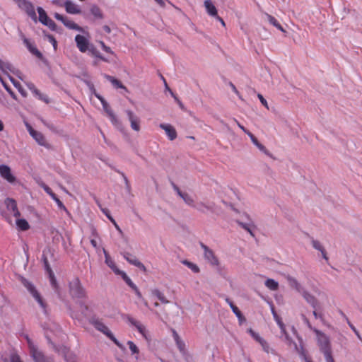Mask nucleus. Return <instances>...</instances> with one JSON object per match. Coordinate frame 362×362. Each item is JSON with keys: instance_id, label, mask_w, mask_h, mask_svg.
<instances>
[{"instance_id": "1", "label": "nucleus", "mask_w": 362, "mask_h": 362, "mask_svg": "<svg viewBox=\"0 0 362 362\" xmlns=\"http://www.w3.org/2000/svg\"><path fill=\"white\" fill-rule=\"evenodd\" d=\"M25 339L28 343L30 354L35 362H54L53 358L45 356L28 335H25Z\"/></svg>"}, {"instance_id": "2", "label": "nucleus", "mask_w": 362, "mask_h": 362, "mask_svg": "<svg viewBox=\"0 0 362 362\" xmlns=\"http://www.w3.org/2000/svg\"><path fill=\"white\" fill-rule=\"evenodd\" d=\"M305 322L309 328L313 329L316 334L317 345L319 346L320 351L323 354L331 352V345L329 337L317 329H313L309 321L306 318L305 319Z\"/></svg>"}, {"instance_id": "3", "label": "nucleus", "mask_w": 362, "mask_h": 362, "mask_svg": "<svg viewBox=\"0 0 362 362\" xmlns=\"http://www.w3.org/2000/svg\"><path fill=\"white\" fill-rule=\"evenodd\" d=\"M90 323L99 332H102L111 341H112L116 345L120 346L119 341L115 337L112 332L109 328L104 324L101 319L98 317H92L90 320Z\"/></svg>"}, {"instance_id": "4", "label": "nucleus", "mask_w": 362, "mask_h": 362, "mask_svg": "<svg viewBox=\"0 0 362 362\" xmlns=\"http://www.w3.org/2000/svg\"><path fill=\"white\" fill-rule=\"evenodd\" d=\"M21 284L26 288L30 294L33 297V298L37 302L40 307L46 312V304L42 298L40 293L35 288V286L30 282L26 279L21 277Z\"/></svg>"}, {"instance_id": "5", "label": "nucleus", "mask_w": 362, "mask_h": 362, "mask_svg": "<svg viewBox=\"0 0 362 362\" xmlns=\"http://www.w3.org/2000/svg\"><path fill=\"white\" fill-rule=\"evenodd\" d=\"M69 291L73 298H83L86 297V290L82 286L78 278H74L70 281Z\"/></svg>"}, {"instance_id": "6", "label": "nucleus", "mask_w": 362, "mask_h": 362, "mask_svg": "<svg viewBox=\"0 0 362 362\" xmlns=\"http://www.w3.org/2000/svg\"><path fill=\"white\" fill-rule=\"evenodd\" d=\"M127 321L131 326L134 327L141 334L147 342H151V336L144 324L130 316L127 317Z\"/></svg>"}, {"instance_id": "7", "label": "nucleus", "mask_w": 362, "mask_h": 362, "mask_svg": "<svg viewBox=\"0 0 362 362\" xmlns=\"http://www.w3.org/2000/svg\"><path fill=\"white\" fill-rule=\"evenodd\" d=\"M272 312L274 315V317L276 319L277 323L281 329V332L284 334V341H286L287 345H288L289 346H293V347L296 350V351H298L302 356V352H304L303 347L300 346L299 348L298 346V345L296 344V343H295L292 340V339L288 336V334L286 332L285 326L282 322H281L279 320L277 319V315L275 313L273 306L272 307Z\"/></svg>"}, {"instance_id": "8", "label": "nucleus", "mask_w": 362, "mask_h": 362, "mask_svg": "<svg viewBox=\"0 0 362 362\" xmlns=\"http://www.w3.org/2000/svg\"><path fill=\"white\" fill-rule=\"evenodd\" d=\"M19 8L24 11L33 21H37V15L33 4L28 0H13Z\"/></svg>"}, {"instance_id": "9", "label": "nucleus", "mask_w": 362, "mask_h": 362, "mask_svg": "<svg viewBox=\"0 0 362 362\" xmlns=\"http://www.w3.org/2000/svg\"><path fill=\"white\" fill-rule=\"evenodd\" d=\"M95 95L100 100V101L101 102L103 107V110L105 112V113L107 114V115L109 117V119H110V121L112 122V123L114 125H117L119 124V120L117 118V117L115 115V113L113 112V111L112 110V109H111L110 106L109 105V104L100 95H98L97 93H95Z\"/></svg>"}, {"instance_id": "10", "label": "nucleus", "mask_w": 362, "mask_h": 362, "mask_svg": "<svg viewBox=\"0 0 362 362\" xmlns=\"http://www.w3.org/2000/svg\"><path fill=\"white\" fill-rule=\"evenodd\" d=\"M201 247L204 251L205 259L212 266H218L219 264L217 257L214 255L212 250L203 243H201Z\"/></svg>"}, {"instance_id": "11", "label": "nucleus", "mask_w": 362, "mask_h": 362, "mask_svg": "<svg viewBox=\"0 0 362 362\" xmlns=\"http://www.w3.org/2000/svg\"><path fill=\"white\" fill-rule=\"evenodd\" d=\"M171 185L175 192L181 199H182L186 204L192 207L194 206V200L189 194L181 191L174 182H172Z\"/></svg>"}, {"instance_id": "12", "label": "nucleus", "mask_w": 362, "mask_h": 362, "mask_svg": "<svg viewBox=\"0 0 362 362\" xmlns=\"http://www.w3.org/2000/svg\"><path fill=\"white\" fill-rule=\"evenodd\" d=\"M75 42L79 51L83 53L88 50L89 51L90 45H92L90 44L89 40L81 35H76Z\"/></svg>"}, {"instance_id": "13", "label": "nucleus", "mask_w": 362, "mask_h": 362, "mask_svg": "<svg viewBox=\"0 0 362 362\" xmlns=\"http://www.w3.org/2000/svg\"><path fill=\"white\" fill-rule=\"evenodd\" d=\"M27 129L30 136L36 141V142L42 146H47V143L44 135L37 131L34 130L32 127L29 124H26Z\"/></svg>"}, {"instance_id": "14", "label": "nucleus", "mask_w": 362, "mask_h": 362, "mask_svg": "<svg viewBox=\"0 0 362 362\" xmlns=\"http://www.w3.org/2000/svg\"><path fill=\"white\" fill-rule=\"evenodd\" d=\"M0 175L9 183L16 182V177L12 174L11 170L7 165H0Z\"/></svg>"}, {"instance_id": "15", "label": "nucleus", "mask_w": 362, "mask_h": 362, "mask_svg": "<svg viewBox=\"0 0 362 362\" xmlns=\"http://www.w3.org/2000/svg\"><path fill=\"white\" fill-rule=\"evenodd\" d=\"M54 349L59 352L60 354H62L66 362H76V356L75 354L71 352L69 348H67L65 346H62L59 348L56 347L54 346Z\"/></svg>"}, {"instance_id": "16", "label": "nucleus", "mask_w": 362, "mask_h": 362, "mask_svg": "<svg viewBox=\"0 0 362 362\" xmlns=\"http://www.w3.org/2000/svg\"><path fill=\"white\" fill-rule=\"evenodd\" d=\"M160 128L163 129L170 141H173L177 137V132L175 129L170 124H160Z\"/></svg>"}, {"instance_id": "17", "label": "nucleus", "mask_w": 362, "mask_h": 362, "mask_svg": "<svg viewBox=\"0 0 362 362\" xmlns=\"http://www.w3.org/2000/svg\"><path fill=\"white\" fill-rule=\"evenodd\" d=\"M122 256L129 264L136 266L142 270L146 269L144 265L135 256L129 252L122 253Z\"/></svg>"}, {"instance_id": "18", "label": "nucleus", "mask_w": 362, "mask_h": 362, "mask_svg": "<svg viewBox=\"0 0 362 362\" xmlns=\"http://www.w3.org/2000/svg\"><path fill=\"white\" fill-rule=\"evenodd\" d=\"M5 204L7 209L11 211L15 217L21 216L20 211L18 209L16 202L11 198H7L5 200Z\"/></svg>"}, {"instance_id": "19", "label": "nucleus", "mask_w": 362, "mask_h": 362, "mask_svg": "<svg viewBox=\"0 0 362 362\" xmlns=\"http://www.w3.org/2000/svg\"><path fill=\"white\" fill-rule=\"evenodd\" d=\"M285 279H286L289 286L291 288L295 289L298 293H300L304 288L302 285L298 282V281L289 274L284 275Z\"/></svg>"}, {"instance_id": "20", "label": "nucleus", "mask_w": 362, "mask_h": 362, "mask_svg": "<svg viewBox=\"0 0 362 362\" xmlns=\"http://www.w3.org/2000/svg\"><path fill=\"white\" fill-rule=\"evenodd\" d=\"M64 6L66 11L70 14H79L81 12L80 7L70 0L66 1Z\"/></svg>"}, {"instance_id": "21", "label": "nucleus", "mask_w": 362, "mask_h": 362, "mask_svg": "<svg viewBox=\"0 0 362 362\" xmlns=\"http://www.w3.org/2000/svg\"><path fill=\"white\" fill-rule=\"evenodd\" d=\"M126 113L130 122L131 127L132 129L139 132L140 130L139 119L134 114L132 110H127Z\"/></svg>"}, {"instance_id": "22", "label": "nucleus", "mask_w": 362, "mask_h": 362, "mask_svg": "<svg viewBox=\"0 0 362 362\" xmlns=\"http://www.w3.org/2000/svg\"><path fill=\"white\" fill-rule=\"evenodd\" d=\"M303 298L309 303L314 309H316L318 305V301L316 298L307 291L305 288L300 293Z\"/></svg>"}, {"instance_id": "23", "label": "nucleus", "mask_w": 362, "mask_h": 362, "mask_svg": "<svg viewBox=\"0 0 362 362\" xmlns=\"http://www.w3.org/2000/svg\"><path fill=\"white\" fill-rule=\"evenodd\" d=\"M27 87L28 89L33 93V94L37 97L40 100L44 101L46 103H49V98L47 95L42 94L38 89L35 87V86L33 83H27Z\"/></svg>"}, {"instance_id": "24", "label": "nucleus", "mask_w": 362, "mask_h": 362, "mask_svg": "<svg viewBox=\"0 0 362 362\" xmlns=\"http://www.w3.org/2000/svg\"><path fill=\"white\" fill-rule=\"evenodd\" d=\"M103 253L105 255V264L116 274H119V273H121L122 271L119 270L117 267L116 266V264L115 262H114L113 259H111V257H110L109 254L107 253V252L103 249Z\"/></svg>"}, {"instance_id": "25", "label": "nucleus", "mask_w": 362, "mask_h": 362, "mask_svg": "<svg viewBox=\"0 0 362 362\" xmlns=\"http://www.w3.org/2000/svg\"><path fill=\"white\" fill-rule=\"evenodd\" d=\"M214 206H215V205L213 203L206 204L204 202H199V203H197V204H194V206L193 207L202 213H205L207 211L214 212L215 211Z\"/></svg>"}, {"instance_id": "26", "label": "nucleus", "mask_w": 362, "mask_h": 362, "mask_svg": "<svg viewBox=\"0 0 362 362\" xmlns=\"http://www.w3.org/2000/svg\"><path fill=\"white\" fill-rule=\"evenodd\" d=\"M204 4L206 12L209 16L213 17L216 16V15L218 14L217 9L211 0L204 1Z\"/></svg>"}, {"instance_id": "27", "label": "nucleus", "mask_w": 362, "mask_h": 362, "mask_svg": "<svg viewBox=\"0 0 362 362\" xmlns=\"http://www.w3.org/2000/svg\"><path fill=\"white\" fill-rule=\"evenodd\" d=\"M237 223L240 226H241L243 229L247 230L252 236H254L253 230L255 229V226L252 221H249L247 223H244L240 221H238Z\"/></svg>"}, {"instance_id": "28", "label": "nucleus", "mask_w": 362, "mask_h": 362, "mask_svg": "<svg viewBox=\"0 0 362 362\" xmlns=\"http://www.w3.org/2000/svg\"><path fill=\"white\" fill-rule=\"evenodd\" d=\"M63 24L71 30H75L78 31H82V28L78 25L76 23H75L73 21L69 19L66 17L65 20L63 22Z\"/></svg>"}, {"instance_id": "29", "label": "nucleus", "mask_w": 362, "mask_h": 362, "mask_svg": "<svg viewBox=\"0 0 362 362\" xmlns=\"http://www.w3.org/2000/svg\"><path fill=\"white\" fill-rule=\"evenodd\" d=\"M23 43L25 44V45L27 47V48L31 53H33V54H35L36 56L41 55V54L38 51V49L30 43V40L28 38L24 37L23 38Z\"/></svg>"}, {"instance_id": "30", "label": "nucleus", "mask_w": 362, "mask_h": 362, "mask_svg": "<svg viewBox=\"0 0 362 362\" xmlns=\"http://www.w3.org/2000/svg\"><path fill=\"white\" fill-rule=\"evenodd\" d=\"M37 10L39 14L40 22L43 25H45L51 18L48 17L45 11L42 7H38Z\"/></svg>"}, {"instance_id": "31", "label": "nucleus", "mask_w": 362, "mask_h": 362, "mask_svg": "<svg viewBox=\"0 0 362 362\" xmlns=\"http://www.w3.org/2000/svg\"><path fill=\"white\" fill-rule=\"evenodd\" d=\"M265 18L269 22V23L273 25L277 29H279V30H281L282 32H285V30H284L282 26L280 25V23L277 21V20L274 17H273L271 15H269V14L266 13L265 14Z\"/></svg>"}, {"instance_id": "32", "label": "nucleus", "mask_w": 362, "mask_h": 362, "mask_svg": "<svg viewBox=\"0 0 362 362\" xmlns=\"http://www.w3.org/2000/svg\"><path fill=\"white\" fill-rule=\"evenodd\" d=\"M104 78H105L107 80H108L115 87L117 88H125V87L122 84V83L115 78L114 77L107 75V74H103Z\"/></svg>"}, {"instance_id": "33", "label": "nucleus", "mask_w": 362, "mask_h": 362, "mask_svg": "<svg viewBox=\"0 0 362 362\" xmlns=\"http://www.w3.org/2000/svg\"><path fill=\"white\" fill-rule=\"evenodd\" d=\"M151 293L153 296L156 297L161 303H168L169 300L166 299L164 294L160 292L158 289H153L151 291Z\"/></svg>"}, {"instance_id": "34", "label": "nucleus", "mask_w": 362, "mask_h": 362, "mask_svg": "<svg viewBox=\"0 0 362 362\" xmlns=\"http://www.w3.org/2000/svg\"><path fill=\"white\" fill-rule=\"evenodd\" d=\"M91 14L97 19L103 18V14L101 9L96 5L91 6L90 10Z\"/></svg>"}, {"instance_id": "35", "label": "nucleus", "mask_w": 362, "mask_h": 362, "mask_svg": "<svg viewBox=\"0 0 362 362\" xmlns=\"http://www.w3.org/2000/svg\"><path fill=\"white\" fill-rule=\"evenodd\" d=\"M248 136H250L253 144L255 146H256L259 150H260L261 151L264 152V153L267 152V149H266L265 146L264 145H262V144H260L258 141V140L257 139V138L252 133H248Z\"/></svg>"}, {"instance_id": "36", "label": "nucleus", "mask_w": 362, "mask_h": 362, "mask_svg": "<svg viewBox=\"0 0 362 362\" xmlns=\"http://www.w3.org/2000/svg\"><path fill=\"white\" fill-rule=\"evenodd\" d=\"M181 263L190 269L194 273H199L200 271L199 267L196 264L187 259L182 260Z\"/></svg>"}, {"instance_id": "37", "label": "nucleus", "mask_w": 362, "mask_h": 362, "mask_svg": "<svg viewBox=\"0 0 362 362\" xmlns=\"http://www.w3.org/2000/svg\"><path fill=\"white\" fill-rule=\"evenodd\" d=\"M264 284L271 291H276L279 288V283L272 279L266 280Z\"/></svg>"}, {"instance_id": "38", "label": "nucleus", "mask_w": 362, "mask_h": 362, "mask_svg": "<svg viewBox=\"0 0 362 362\" xmlns=\"http://www.w3.org/2000/svg\"><path fill=\"white\" fill-rule=\"evenodd\" d=\"M16 226L21 230H27L30 228L29 223L25 219H17Z\"/></svg>"}, {"instance_id": "39", "label": "nucleus", "mask_w": 362, "mask_h": 362, "mask_svg": "<svg viewBox=\"0 0 362 362\" xmlns=\"http://www.w3.org/2000/svg\"><path fill=\"white\" fill-rule=\"evenodd\" d=\"M118 275H120L122 276V278L123 279V280L126 282V284L130 287L132 288L133 290L134 289H136V288L137 287L134 283L133 281L131 280V279L127 275V274L124 272H122L121 273H119Z\"/></svg>"}, {"instance_id": "40", "label": "nucleus", "mask_w": 362, "mask_h": 362, "mask_svg": "<svg viewBox=\"0 0 362 362\" xmlns=\"http://www.w3.org/2000/svg\"><path fill=\"white\" fill-rule=\"evenodd\" d=\"M127 345L129 346V350L131 351L132 354H136L135 358L138 359V354L139 353V349L138 346L132 341H128Z\"/></svg>"}, {"instance_id": "41", "label": "nucleus", "mask_w": 362, "mask_h": 362, "mask_svg": "<svg viewBox=\"0 0 362 362\" xmlns=\"http://www.w3.org/2000/svg\"><path fill=\"white\" fill-rule=\"evenodd\" d=\"M89 52L91 53V54L97 58H99L100 59L103 60V62H108V60L103 57L99 51H98L93 45H90V48L89 49Z\"/></svg>"}, {"instance_id": "42", "label": "nucleus", "mask_w": 362, "mask_h": 362, "mask_svg": "<svg viewBox=\"0 0 362 362\" xmlns=\"http://www.w3.org/2000/svg\"><path fill=\"white\" fill-rule=\"evenodd\" d=\"M233 313L236 315V317L238 319L239 323L241 325L243 322L245 321V317L241 313L240 310L238 309V308H233Z\"/></svg>"}, {"instance_id": "43", "label": "nucleus", "mask_w": 362, "mask_h": 362, "mask_svg": "<svg viewBox=\"0 0 362 362\" xmlns=\"http://www.w3.org/2000/svg\"><path fill=\"white\" fill-rule=\"evenodd\" d=\"M13 68V67L10 63L3 62L0 59V69L2 70V71L6 73L7 71H12Z\"/></svg>"}, {"instance_id": "44", "label": "nucleus", "mask_w": 362, "mask_h": 362, "mask_svg": "<svg viewBox=\"0 0 362 362\" xmlns=\"http://www.w3.org/2000/svg\"><path fill=\"white\" fill-rule=\"evenodd\" d=\"M259 344H261L263 350L265 352H267V354H269V353L274 354V350L272 348H270L269 344L264 339H263Z\"/></svg>"}, {"instance_id": "45", "label": "nucleus", "mask_w": 362, "mask_h": 362, "mask_svg": "<svg viewBox=\"0 0 362 362\" xmlns=\"http://www.w3.org/2000/svg\"><path fill=\"white\" fill-rule=\"evenodd\" d=\"M103 211L105 214V215L107 216V217L109 218V220L113 223V225L115 226L116 230L119 233H122V230H121L120 227L118 226V224L116 223L115 220L111 216H110L108 214H107V210H103Z\"/></svg>"}, {"instance_id": "46", "label": "nucleus", "mask_w": 362, "mask_h": 362, "mask_svg": "<svg viewBox=\"0 0 362 362\" xmlns=\"http://www.w3.org/2000/svg\"><path fill=\"white\" fill-rule=\"evenodd\" d=\"M174 338H175V340L176 341L177 346L179 348V349L181 351H183L184 348H185V344L183 341H182L180 340L179 336L177 335V334L175 332H174Z\"/></svg>"}, {"instance_id": "47", "label": "nucleus", "mask_w": 362, "mask_h": 362, "mask_svg": "<svg viewBox=\"0 0 362 362\" xmlns=\"http://www.w3.org/2000/svg\"><path fill=\"white\" fill-rule=\"evenodd\" d=\"M311 243L313 247L320 252L325 250L322 244L317 240L312 239Z\"/></svg>"}, {"instance_id": "48", "label": "nucleus", "mask_w": 362, "mask_h": 362, "mask_svg": "<svg viewBox=\"0 0 362 362\" xmlns=\"http://www.w3.org/2000/svg\"><path fill=\"white\" fill-rule=\"evenodd\" d=\"M251 336L259 343H260L264 339H262L257 333L254 332L252 329H249L247 331Z\"/></svg>"}, {"instance_id": "49", "label": "nucleus", "mask_w": 362, "mask_h": 362, "mask_svg": "<svg viewBox=\"0 0 362 362\" xmlns=\"http://www.w3.org/2000/svg\"><path fill=\"white\" fill-rule=\"evenodd\" d=\"M10 81L12 82L13 86L18 88V91L22 94L24 95L23 90L21 88V86L19 82L16 81L13 78L9 76Z\"/></svg>"}, {"instance_id": "50", "label": "nucleus", "mask_w": 362, "mask_h": 362, "mask_svg": "<svg viewBox=\"0 0 362 362\" xmlns=\"http://www.w3.org/2000/svg\"><path fill=\"white\" fill-rule=\"evenodd\" d=\"M347 323L350 328L353 330V332L355 333V334L357 336V337L362 341V337L358 330L356 329V327L351 323V322L347 320Z\"/></svg>"}, {"instance_id": "51", "label": "nucleus", "mask_w": 362, "mask_h": 362, "mask_svg": "<svg viewBox=\"0 0 362 362\" xmlns=\"http://www.w3.org/2000/svg\"><path fill=\"white\" fill-rule=\"evenodd\" d=\"M99 44L100 45L102 49L107 53H110V54H113L114 52L113 51L110 49V47H107V45H105V44L104 43V42L103 41H100L99 42Z\"/></svg>"}, {"instance_id": "52", "label": "nucleus", "mask_w": 362, "mask_h": 362, "mask_svg": "<svg viewBox=\"0 0 362 362\" xmlns=\"http://www.w3.org/2000/svg\"><path fill=\"white\" fill-rule=\"evenodd\" d=\"M45 25L47 26L52 30H57V25L52 19L48 21V22Z\"/></svg>"}, {"instance_id": "53", "label": "nucleus", "mask_w": 362, "mask_h": 362, "mask_svg": "<svg viewBox=\"0 0 362 362\" xmlns=\"http://www.w3.org/2000/svg\"><path fill=\"white\" fill-rule=\"evenodd\" d=\"M325 356V361L326 362H334V358L332 356V351L323 354Z\"/></svg>"}, {"instance_id": "54", "label": "nucleus", "mask_w": 362, "mask_h": 362, "mask_svg": "<svg viewBox=\"0 0 362 362\" xmlns=\"http://www.w3.org/2000/svg\"><path fill=\"white\" fill-rule=\"evenodd\" d=\"M47 38H48L49 42H51L52 44L53 47H54V49H56L57 45V42L55 38L54 37V36L48 35H47Z\"/></svg>"}, {"instance_id": "55", "label": "nucleus", "mask_w": 362, "mask_h": 362, "mask_svg": "<svg viewBox=\"0 0 362 362\" xmlns=\"http://www.w3.org/2000/svg\"><path fill=\"white\" fill-rule=\"evenodd\" d=\"M258 98L259 99L261 103L267 108L269 109L268 103L267 100L264 98V97L261 94H258Z\"/></svg>"}, {"instance_id": "56", "label": "nucleus", "mask_w": 362, "mask_h": 362, "mask_svg": "<svg viewBox=\"0 0 362 362\" xmlns=\"http://www.w3.org/2000/svg\"><path fill=\"white\" fill-rule=\"evenodd\" d=\"M11 362H23L21 360V358L17 354H12L11 356Z\"/></svg>"}, {"instance_id": "57", "label": "nucleus", "mask_w": 362, "mask_h": 362, "mask_svg": "<svg viewBox=\"0 0 362 362\" xmlns=\"http://www.w3.org/2000/svg\"><path fill=\"white\" fill-rule=\"evenodd\" d=\"M80 307L81 308V311H82V314L84 315V316H86L87 315V312L88 310V305H85L84 303H81L80 304Z\"/></svg>"}, {"instance_id": "58", "label": "nucleus", "mask_w": 362, "mask_h": 362, "mask_svg": "<svg viewBox=\"0 0 362 362\" xmlns=\"http://www.w3.org/2000/svg\"><path fill=\"white\" fill-rule=\"evenodd\" d=\"M56 204H57L58 207L61 209H63L64 211H66V209L64 204L59 200V199L57 197L56 200H54Z\"/></svg>"}, {"instance_id": "59", "label": "nucleus", "mask_w": 362, "mask_h": 362, "mask_svg": "<svg viewBox=\"0 0 362 362\" xmlns=\"http://www.w3.org/2000/svg\"><path fill=\"white\" fill-rule=\"evenodd\" d=\"M40 186L43 188V189L45 191L47 194H49L52 192L51 188L45 183L41 184Z\"/></svg>"}, {"instance_id": "60", "label": "nucleus", "mask_w": 362, "mask_h": 362, "mask_svg": "<svg viewBox=\"0 0 362 362\" xmlns=\"http://www.w3.org/2000/svg\"><path fill=\"white\" fill-rule=\"evenodd\" d=\"M233 120H234V122L237 124V125L238 126V127H239L240 129H242V130H243L245 134H247L248 135V133H250V132L248 130H247V129H245V128L242 124H240L239 123V122H238L237 119H234Z\"/></svg>"}, {"instance_id": "61", "label": "nucleus", "mask_w": 362, "mask_h": 362, "mask_svg": "<svg viewBox=\"0 0 362 362\" xmlns=\"http://www.w3.org/2000/svg\"><path fill=\"white\" fill-rule=\"evenodd\" d=\"M54 18L56 19H57L58 21H62V23L64 22V21L65 20L66 17L58 13H55L54 15Z\"/></svg>"}, {"instance_id": "62", "label": "nucleus", "mask_w": 362, "mask_h": 362, "mask_svg": "<svg viewBox=\"0 0 362 362\" xmlns=\"http://www.w3.org/2000/svg\"><path fill=\"white\" fill-rule=\"evenodd\" d=\"M134 291L135 292V294L136 295L138 298L141 300L143 299L142 295L137 287L136 288V289H134Z\"/></svg>"}, {"instance_id": "63", "label": "nucleus", "mask_w": 362, "mask_h": 362, "mask_svg": "<svg viewBox=\"0 0 362 362\" xmlns=\"http://www.w3.org/2000/svg\"><path fill=\"white\" fill-rule=\"evenodd\" d=\"M226 303L229 305V306L230 307L231 310H233V308H237L236 305H235L233 304V303L229 299V298H226Z\"/></svg>"}, {"instance_id": "64", "label": "nucleus", "mask_w": 362, "mask_h": 362, "mask_svg": "<svg viewBox=\"0 0 362 362\" xmlns=\"http://www.w3.org/2000/svg\"><path fill=\"white\" fill-rule=\"evenodd\" d=\"M313 314L315 319H318V318L322 319V315L320 313H318L315 310L313 311Z\"/></svg>"}]
</instances>
